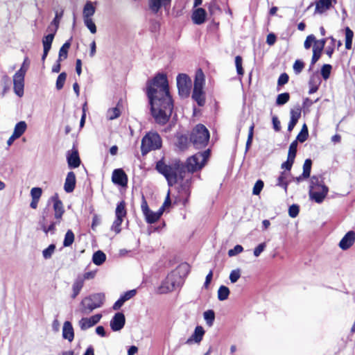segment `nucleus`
I'll return each mask as SVG.
<instances>
[{
  "label": "nucleus",
  "mask_w": 355,
  "mask_h": 355,
  "mask_svg": "<svg viewBox=\"0 0 355 355\" xmlns=\"http://www.w3.org/2000/svg\"><path fill=\"white\" fill-rule=\"evenodd\" d=\"M126 214L125 203L124 201H121L117 204L115 209V220L110 227L111 231L115 234L121 232V226Z\"/></svg>",
  "instance_id": "12"
},
{
  "label": "nucleus",
  "mask_w": 355,
  "mask_h": 355,
  "mask_svg": "<svg viewBox=\"0 0 355 355\" xmlns=\"http://www.w3.org/2000/svg\"><path fill=\"white\" fill-rule=\"evenodd\" d=\"M62 337L69 342H72L74 338V331L71 323L69 321L64 322L62 327Z\"/></svg>",
  "instance_id": "23"
},
{
  "label": "nucleus",
  "mask_w": 355,
  "mask_h": 355,
  "mask_svg": "<svg viewBox=\"0 0 355 355\" xmlns=\"http://www.w3.org/2000/svg\"><path fill=\"white\" fill-rule=\"evenodd\" d=\"M84 282L83 279L78 277L73 283L72 290L73 294L71 295L72 298H76V296L79 294L82 288L83 287Z\"/></svg>",
  "instance_id": "26"
},
{
  "label": "nucleus",
  "mask_w": 355,
  "mask_h": 355,
  "mask_svg": "<svg viewBox=\"0 0 355 355\" xmlns=\"http://www.w3.org/2000/svg\"><path fill=\"white\" fill-rule=\"evenodd\" d=\"M345 31V48L347 49H351L352 45V40L354 37L353 31L349 28L346 27Z\"/></svg>",
  "instance_id": "30"
},
{
  "label": "nucleus",
  "mask_w": 355,
  "mask_h": 355,
  "mask_svg": "<svg viewBox=\"0 0 355 355\" xmlns=\"http://www.w3.org/2000/svg\"><path fill=\"white\" fill-rule=\"evenodd\" d=\"M276 36L273 33H270L267 35L266 42L268 45L271 46L275 43Z\"/></svg>",
  "instance_id": "64"
},
{
  "label": "nucleus",
  "mask_w": 355,
  "mask_h": 355,
  "mask_svg": "<svg viewBox=\"0 0 355 355\" xmlns=\"http://www.w3.org/2000/svg\"><path fill=\"white\" fill-rule=\"evenodd\" d=\"M97 3L96 1H86L83 9V19H92V17L96 12L95 5Z\"/></svg>",
  "instance_id": "21"
},
{
  "label": "nucleus",
  "mask_w": 355,
  "mask_h": 355,
  "mask_svg": "<svg viewBox=\"0 0 355 355\" xmlns=\"http://www.w3.org/2000/svg\"><path fill=\"white\" fill-rule=\"evenodd\" d=\"M308 136H309L308 128H307L306 124H304L301 131L297 135L295 141H297V142L300 141L301 143H303L307 139Z\"/></svg>",
  "instance_id": "37"
},
{
  "label": "nucleus",
  "mask_w": 355,
  "mask_h": 355,
  "mask_svg": "<svg viewBox=\"0 0 355 355\" xmlns=\"http://www.w3.org/2000/svg\"><path fill=\"white\" fill-rule=\"evenodd\" d=\"M51 200L53 202V218L49 221L48 218V213L45 211L42 213V216L39 222L40 228L45 234L50 232L54 234L56 225H60L62 220V216L64 213V209L62 202L59 199L58 194L51 197Z\"/></svg>",
  "instance_id": "3"
},
{
  "label": "nucleus",
  "mask_w": 355,
  "mask_h": 355,
  "mask_svg": "<svg viewBox=\"0 0 355 355\" xmlns=\"http://www.w3.org/2000/svg\"><path fill=\"white\" fill-rule=\"evenodd\" d=\"M136 294L135 290H130L125 293L121 297L123 300V301H127L132 298Z\"/></svg>",
  "instance_id": "61"
},
{
  "label": "nucleus",
  "mask_w": 355,
  "mask_h": 355,
  "mask_svg": "<svg viewBox=\"0 0 355 355\" xmlns=\"http://www.w3.org/2000/svg\"><path fill=\"white\" fill-rule=\"evenodd\" d=\"M331 66L330 64H324L321 69V75L324 80H327L331 73Z\"/></svg>",
  "instance_id": "46"
},
{
  "label": "nucleus",
  "mask_w": 355,
  "mask_h": 355,
  "mask_svg": "<svg viewBox=\"0 0 355 355\" xmlns=\"http://www.w3.org/2000/svg\"><path fill=\"white\" fill-rule=\"evenodd\" d=\"M207 13L203 8L196 9L192 14V20L195 24H202L205 21Z\"/></svg>",
  "instance_id": "24"
},
{
  "label": "nucleus",
  "mask_w": 355,
  "mask_h": 355,
  "mask_svg": "<svg viewBox=\"0 0 355 355\" xmlns=\"http://www.w3.org/2000/svg\"><path fill=\"white\" fill-rule=\"evenodd\" d=\"M171 0H149V8L153 13H157L161 8L167 9Z\"/></svg>",
  "instance_id": "17"
},
{
  "label": "nucleus",
  "mask_w": 355,
  "mask_h": 355,
  "mask_svg": "<svg viewBox=\"0 0 355 355\" xmlns=\"http://www.w3.org/2000/svg\"><path fill=\"white\" fill-rule=\"evenodd\" d=\"M243 250V248L241 245H236L233 249H230L228 251V256L229 257H234L239 253L242 252Z\"/></svg>",
  "instance_id": "53"
},
{
  "label": "nucleus",
  "mask_w": 355,
  "mask_h": 355,
  "mask_svg": "<svg viewBox=\"0 0 355 355\" xmlns=\"http://www.w3.org/2000/svg\"><path fill=\"white\" fill-rule=\"evenodd\" d=\"M204 334H205V330H204L203 327L201 326H197L195 328V330H194V332L193 333V334L186 341V343L189 344V345L192 344L193 343H200V341L202 340Z\"/></svg>",
  "instance_id": "20"
},
{
  "label": "nucleus",
  "mask_w": 355,
  "mask_h": 355,
  "mask_svg": "<svg viewBox=\"0 0 355 355\" xmlns=\"http://www.w3.org/2000/svg\"><path fill=\"white\" fill-rule=\"evenodd\" d=\"M189 266L186 264L181 265L178 268L168 275L166 279L162 283L161 286L158 288V292L161 294L167 293L173 291L176 288L180 287L183 280L180 276V271L187 270Z\"/></svg>",
  "instance_id": "4"
},
{
  "label": "nucleus",
  "mask_w": 355,
  "mask_h": 355,
  "mask_svg": "<svg viewBox=\"0 0 355 355\" xmlns=\"http://www.w3.org/2000/svg\"><path fill=\"white\" fill-rule=\"evenodd\" d=\"M162 146V139L155 132L147 133L141 140V150L143 155H146L151 150L160 148Z\"/></svg>",
  "instance_id": "8"
},
{
  "label": "nucleus",
  "mask_w": 355,
  "mask_h": 355,
  "mask_svg": "<svg viewBox=\"0 0 355 355\" xmlns=\"http://www.w3.org/2000/svg\"><path fill=\"white\" fill-rule=\"evenodd\" d=\"M147 95L152 114L159 123H166L172 114L173 103L165 74L159 73L147 83Z\"/></svg>",
  "instance_id": "1"
},
{
  "label": "nucleus",
  "mask_w": 355,
  "mask_h": 355,
  "mask_svg": "<svg viewBox=\"0 0 355 355\" xmlns=\"http://www.w3.org/2000/svg\"><path fill=\"white\" fill-rule=\"evenodd\" d=\"M125 322V319L123 313L118 312L110 321L111 329L114 331H119L124 327Z\"/></svg>",
  "instance_id": "16"
},
{
  "label": "nucleus",
  "mask_w": 355,
  "mask_h": 355,
  "mask_svg": "<svg viewBox=\"0 0 355 355\" xmlns=\"http://www.w3.org/2000/svg\"><path fill=\"white\" fill-rule=\"evenodd\" d=\"M325 43H326V40L325 39H322V40H315V44H314L313 48V51H315V52L321 53L322 51L324 49Z\"/></svg>",
  "instance_id": "44"
},
{
  "label": "nucleus",
  "mask_w": 355,
  "mask_h": 355,
  "mask_svg": "<svg viewBox=\"0 0 355 355\" xmlns=\"http://www.w3.org/2000/svg\"><path fill=\"white\" fill-rule=\"evenodd\" d=\"M70 46H71L70 42H67L60 49L59 56H58L59 61H62V60H64L67 58L68 51L70 48Z\"/></svg>",
  "instance_id": "32"
},
{
  "label": "nucleus",
  "mask_w": 355,
  "mask_h": 355,
  "mask_svg": "<svg viewBox=\"0 0 355 355\" xmlns=\"http://www.w3.org/2000/svg\"><path fill=\"white\" fill-rule=\"evenodd\" d=\"M289 98H290V95L288 93L285 92V93L280 94L277 97L276 104H277V105H279V106L283 105L286 104L289 101Z\"/></svg>",
  "instance_id": "39"
},
{
  "label": "nucleus",
  "mask_w": 355,
  "mask_h": 355,
  "mask_svg": "<svg viewBox=\"0 0 355 355\" xmlns=\"http://www.w3.org/2000/svg\"><path fill=\"white\" fill-rule=\"evenodd\" d=\"M42 190L40 187H33L31 190L32 199L39 200L42 196Z\"/></svg>",
  "instance_id": "50"
},
{
  "label": "nucleus",
  "mask_w": 355,
  "mask_h": 355,
  "mask_svg": "<svg viewBox=\"0 0 355 355\" xmlns=\"http://www.w3.org/2000/svg\"><path fill=\"white\" fill-rule=\"evenodd\" d=\"M119 103L117 104V106L113 108H110L107 112V118L109 120H114L118 118L121 114V110L119 107Z\"/></svg>",
  "instance_id": "34"
},
{
  "label": "nucleus",
  "mask_w": 355,
  "mask_h": 355,
  "mask_svg": "<svg viewBox=\"0 0 355 355\" xmlns=\"http://www.w3.org/2000/svg\"><path fill=\"white\" fill-rule=\"evenodd\" d=\"M299 211V207L296 205H293L288 209V214L291 218H295L298 215Z\"/></svg>",
  "instance_id": "56"
},
{
  "label": "nucleus",
  "mask_w": 355,
  "mask_h": 355,
  "mask_svg": "<svg viewBox=\"0 0 355 355\" xmlns=\"http://www.w3.org/2000/svg\"><path fill=\"white\" fill-rule=\"evenodd\" d=\"M112 181L115 184L125 187L128 184V177L121 168L114 169L112 172Z\"/></svg>",
  "instance_id": "15"
},
{
  "label": "nucleus",
  "mask_w": 355,
  "mask_h": 355,
  "mask_svg": "<svg viewBox=\"0 0 355 355\" xmlns=\"http://www.w3.org/2000/svg\"><path fill=\"white\" fill-rule=\"evenodd\" d=\"M178 146L181 149L185 148L186 146H187V137H184V136L179 137H178Z\"/></svg>",
  "instance_id": "59"
},
{
  "label": "nucleus",
  "mask_w": 355,
  "mask_h": 355,
  "mask_svg": "<svg viewBox=\"0 0 355 355\" xmlns=\"http://www.w3.org/2000/svg\"><path fill=\"white\" fill-rule=\"evenodd\" d=\"M328 192L329 188L321 178L315 175L311 178L309 196L311 200L320 204L327 197Z\"/></svg>",
  "instance_id": "5"
},
{
  "label": "nucleus",
  "mask_w": 355,
  "mask_h": 355,
  "mask_svg": "<svg viewBox=\"0 0 355 355\" xmlns=\"http://www.w3.org/2000/svg\"><path fill=\"white\" fill-rule=\"evenodd\" d=\"M105 254L101 250L94 252L92 257V261L96 266L102 265L105 261Z\"/></svg>",
  "instance_id": "28"
},
{
  "label": "nucleus",
  "mask_w": 355,
  "mask_h": 355,
  "mask_svg": "<svg viewBox=\"0 0 355 355\" xmlns=\"http://www.w3.org/2000/svg\"><path fill=\"white\" fill-rule=\"evenodd\" d=\"M104 299L105 295L103 293H96L85 297L80 304L81 311L85 314L91 313L103 305Z\"/></svg>",
  "instance_id": "10"
},
{
  "label": "nucleus",
  "mask_w": 355,
  "mask_h": 355,
  "mask_svg": "<svg viewBox=\"0 0 355 355\" xmlns=\"http://www.w3.org/2000/svg\"><path fill=\"white\" fill-rule=\"evenodd\" d=\"M55 250V245L51 244L47 248L42 251V255L44 259H50Z\"/></svg>",
  "instance_id": "45"
},
{
  "label": "nucleus",
  "mask_w": 355,
  "mask_h": 355,
  "mask_svg": "<svg viewBox=\"0 0 355 355\" xmlns=\"http://www.w3.org/2000/svg\"><path fill=\"white\" fill-rule=\"evenodd\" d=\"M311 164L312 162L311 159H307L305 160L303 165V177L309 178L311 170Z\"/></svg>",
  "instance_id": "41"
},
{
  "label": "nucleus",
  "mask_w": 355,
  "mask_h": 355,
  "mask_svg": "<svg viewBox=\"0 0 355 355\" xmlns=\"http://www.w3.org/2000/svg\"><path fill=\"white\" fill-rule=\"evenodd\" d=\"M288 176V173L286 172H282L281 175L277 178V185L282 187L284 189L285 193H287L288 182L286 180Z\"/></svg>",
  "instance_id": "29"
},
{
  "label": "nucleus",
  "mask_w": 355,
  "mask_h": 355,
  "mask_svg": "<svg viewBox=\"0 0 355 355\" xmlns=\"http://www.w3.org/2000/svg\"><path fill=\"white\" fill-rule=\"evenodd\" d=\"M254 124L252 123L250 127L249 128V132H248V139L246 141V150H248L252 142L253 135H254Z\"/></svg>",
  "instance_id": "48"
},
{
  "label": "nucleus",
  "mask_w": 355,
  "mask_h": 355,
  "mask_svg": "<svg viewBox=\"0 0 355 355\" xmlns=\"http://www.w3.org/2000/svg\"><path fill=\"white\" fill-rule=\"evenodd\" d=\"M209 132L202 124L197 125L192 130L190 139L196 148L205 147L209 139Z\"/></svg>",
  "instance_id": "6"
},
{
  "label": "nucleus",
  "mask_w": 355,
  "mask_h": 355,
  "mask_svg": "<svg viewBox=\"0 0 355 355\" xmlns=\"http://www.w3.org/2000/svg\"><path fill=\"white\" fill-rule=\"evenodd\" d=\"M75 236L73 232L71 230H69L64 236L63 245L64 247H69L71 246L74 241Z\"/></svg>",
  "instance_id": "35"
},
{
  "label": "nucleus",
  "mask_w": 355,
  "mask_h": 355,
  "mask_svg": "<svg viewBox=\"0 0 355 355\" xmlns=\"http://www.w3.org/2000/svg\"><path fill=\"white\" fill-rule=\"evenodd\" d=\"M263 187V182L262 180H257L253 187L252 193L254 195H259Z\"/></svg>",
  "instance_id": "51"
},
{
  "label": "nucleus",
  "mask_w": 355,
  "mask_h": 355,
  "mask_svg": "<svg viewBox=\"0 0 355 355\" xmlns=\"http://www.w3.org/2000/svg\"><path fill=\"white\" fill-rule=\"evenodd\" d=\"M27 123L24 121H21L16 123L12 134L19 138L26 130Z\"/></svg>",
  "instance_id": "27"
},
{
  "label": "nucleus",
  "mask_w": 355,
  "mask_h": 355,
  "mask_svg": "<svg viewBox=\"0 0 355 355\" xmlns=\"http://www.w3.org/2000/svg\"><path fill=\"white\" fill-rule=\"evenodd\" d=\"M52 33L44 36L42 39V44L44 49L50 50L51 48V44L54 39L55 34L53 31Z\"/></svg>",
  "instance_id": "31"
},
{
  "label": "nucleus",
  "mask_w": 355,
  "mask_h": 355,
  "mask_svg": "<svg viewBox=\"0 0 355 355\" xmlns=\"http://www.w3.org/2000/svg\"><path fill=\"white\" fill-rule=\"evenodd\" d=\"M204 85L205 75L201 69H198L196 73L192 98L196 101L199 106L204 105L205 103V92L203 91Z\"/></svg>",
  "instance_id": "7"
},
{
  "label": "nucleus",
  "mask_w": 355,
  "mask_h": 355,
  "mask_svg": "<svg viewBox=\"0 0 355 355\" xmlns=\"http://www.w3.org/2000/svg\"><path fill=\"white\" fill-rule=\"evenodd\" d=\"M95 275H96V271H89V272H86L85 273H84L83 276H78V277L80 278H83V282H85V280H86V279H94Z\"/></svg>",
  "instance_id": "62"
},
{
  "label": "nucleus",
  "mask_w": 355,
  "mask_h": 355,
  "mask_svg": "<svg viewBox=\"0 0 355 355\" xmlns=\"http://www.w3.org/2000/svg\"><path fill=\"white\" fill-rule=\"evenodd\" d=\"M266 245L265 243H260L257 247H256L254 250V255L255 257H259L262 252L265 250Z\"/></svg>",
  "instance_id": "58"
},
{
  "label": "nucleus",
  "mask_w": 355,
  "mask_h": 355,
  "mask_svg": "<svg viewBox=\"0 0 355 355\" xmlns=\"http://www.w3.org/2000/svg\"><path fill=\"white\" fill-rule=\"evenodd\" d=\"M304 67V64L300 60H297L293 64V70L295 73H300Z\"/></svg>",
  "instance_id": "54"
},
{
  "label": "nucleus",
  "mask_w": 355,
  "mask_h": 355,
  "mask_svg": "<svg viewBox=\"0 0 355 355\" xmlns=\"http://www.w3.org/2000/svg\"><path fill=\"white\" fill-rule=\"evenodd\" d=\"M155 168L158 173L164 176L169 187L173 186L179 180L183 178L184 165L179 159L166 162L162 159L156 163Z\"/></svg>",
  "instance_id": "2"
},
{
  "label": "nucleus",
  "mask_w": 355,
  "mask_h": 355,
  "mask_svg": "<svg viewBox=\"0 0 355 355\" xmlns=\"http://www.w3.org/2000/svg\"><path fill=\"white\" fill-rule=\"evenodd\" d=\"M288 81V76L286 73H282L280 75L278 79V85H283L287 83Z\"/></svg>",
  "instance_id": "63"
},
{
  "label": "nucleus",
  "mask_w": 355,
  "mask_h": 355,
  "mask_svg": "<svg viewBox=\"0 0 355 355\" xmlns=\"http://www.w3.org/2000/svg\"><path fill=\"white\" fill-rule=\"evenodd\" d=\"M66 78H67V73L65 72H62L58 76L57 80H56L57 89L60 90L63 87L65 80H66Z\"/></svg>",
  "instance_id": "43"
},
{
  "label": "nucleus",
  "mask_w": 355,
  "mask_h": 355,
  "mask_svg": "<svg viewBox=\"0 0 355 355\" xmlns=\"http://www.w3.org/2000/svg\"><path fill=\"white\" fill-rule=\"evenodd\" d=\"M315 37L313 35H310L307 36L304 41V48L306 49H309L311 46L312 43L315 42Z\"/></svg>",
  "instance_id": "57"
},
{
  "label": "nucleus",
  "mask_w": 355,
  "mask_h": 355,
  "mask_svg": "<svg viewBox=\"0 0 355 355\" xmlns=\"http://www.w3.org/2000/svg\"><path fill=\"white\" fill-rule=\"evenodd\" d=\"M204 319L206 321V323L208 326L211 327L213 325L214 319H215V313L212 310H208L204 312Z\"/></svg>",
  "instance_id": "38"
},
{
  "label": "nucleus",
  "mask_w": 355,
  "mask_h": 355,
  "mask_svg": "<svg viewBox=\"0 0 355 355\" xmlns=\"http://www.w3.org/2000/svg\"><path fill=\"white\" fill-rule=\"evenodd\" d=\"M84 24L89 30L92 34L96 33V26L93 21V19H83Z\"/></svg>",
  "instance_id": "42"
},
{
  "label": "nucleus",
  "mask_w": 355,
  "mask_h": 355,
  "mask_svg": "<svg viewBox=\"0 0 355 355\" xmlns=\"http://www.w3.org/2000/svg\"><path fill=\"white\" fill-rule=\"evenodd\" d=\"M76 175L75 173L72 171L69 172L67 175L64 189L67 193H71L74 190L76 186Z\"/></svg>",
  "instance_id": "22"
},
{
  "label": "nucleus",
  "mask_w": 355,
  "mask_h": 355,
  "mask_svg": "<svg viewBox=\"0 0 355 355\" xmlns=\"http://www.w3.org/2000/svg\"><path fill=\"white\" fill-rule=\"evenodd\" d=\"M297 141H293L289 146L288 153V157L295 159L296 153H297Z\"/></svg>",
  "instance_id": "47"
},
{
  "label": "nucleus",
  "mask_w": 355,
  "mask_h": 355,
  "mask_svg": "<svg viewBox=\"0 0 355 355\" xmlns=\"http://www.w3.org/2000/svg\"><path fill=\"white\" fill-rule=\"evenodd\" d=\"M355 241V232L354 231H349L340 240L339 247L346 250L349 249Z\"/></svg>",
  "instance_id": "18"
},
{
  "label": "nucleus",
  "mask_w": 355,
  "mask_h": 355,
  "mask_svg": "<svg viewBox=\"0 0 355 355\" xmlns=\"http://www.w3.org/2000/svg\"><path fill=\"white\" fill-rule=\"evenodd\" d=\"M67 162L70 168H77L80 164L78 153L76 150L72 151L67 156Z\"/></svg>",
  "instance_id": "25"
},
{
  "label": "nucleus",
  "mask_w": 355,
  "mask_h": 355,
  "mask_svg": "<svg viewBox=\"0 0 355 355\" xmlns=\"http://www.w3.org/2000/svg\"><path fill=\"white\" fill-rule=\"evenodd\" d=\"M62 13L58 14V12H56L55 17L53 19V20L52 21L51 25L49 26L48 30H49L50 31H53L54 33H56V31L58 28V26H59L60 20L62 17Z\"/></svg>",
  "instance_id": "36"
},
{
  "label": "nucleus",
  "mask_w": 355,
  "mask_h": 355,
  "mask_svg": "<svg viewBox=\"0 0 355 355\" xmlns=\"http://www.w3.org/2000/svg\"><path fill=\"white\" fill-rule=\"evenodd\" d=\"M141 208L146 222L150 224L157 222L163 214V208H159V209L156 212L151 211L149 209L147 202L144 198L142 199Z\"/></svg>",
  "instance_id": "14"
},
{
  "label": "nucleus",
  "mask_w": 355,
  "mask_h": 355,
  "mask_svg": "<svg viewBox=\"0 0 355 355\" xmlns=\"http://www.w3.org/2000/svg\"><path fill=\"white\" fill-rule=\"evenodd\" d=\"M336 2V0H319L315 3V12L322 14L329 10Z\"/></svg>",
  "instance_id": "19"
},
{
  "label": "nucleus",
  "mask_w": 355,
  "mask_h": 355,
  "mask_svg": "<svg viewBox=\"0 0 355 355\" xmlns=\"http://www.w3.org/2000/svg\"><path fill=\"white\" fill-rule=\"evenodd\" d=\"M294 159H293V158H291V157H288L287 161L284 162L282 164V168H286V169L290 171L291 167H292V166H293V164L294 162Z\"/></svg>",
  "instance_id": "60"
},
{
  "label": "nucleus",
  "mask_w": 355,
  "mask_h": 355,
  "mask_svg": "<svg viewBox=\"0 0 355 355\" xmlns=\"http://www.w3.org/2000/svg\"><path fill=\"white\" fill-rule=\"evenodd\" d=\"M301 116V111L300 108L293 109L291 110V120L295 121L296 122L298 121Z\"/></svg>",
  "instance_id": "55"
},
{
  "label": "nucleus",
  "mask_w": 355,
  "mask_h": 355,
  "mask_svg": "<svg viewBox=\"0 0 355 355\" xmlns=\"http://www.w3.org/2000/svg\"><path fill=\"white\" fill-rule=\"evenodd\" d=\"M209 154V150H207L202 153H198L189 157L185 165L187 171L193 173L200 170L206 164Z\"/></svg>",
  "instance_id": "9"
},
{
  "label": "nucleus",
  "mask_w": 355,
  "mask_h": 355,
  "mask_svg": "<svg viewBox=\"0 0 355 355\" xmlns=\"http://www.w3.org/2000/svg\"><path fill=\"white\" fill-rule=\"evenodd\" d=\"M28 65L29 62L26 58L20 69L18 70L13 76L14 92L19 97H21L24 95V76L28 70Z\"/></svg>",
  "instance_id": "11"
},
{
  "label": "nucleus",
  "mask_w": 355,
  "mask_h": 355,
  "mask_svg": "<svg viewBox=\"0 0 355 355\" xmlns=\"http://www.w3.org/2000/svg\"><path fill=\"white\" fill-rule=\"evenodd\" d=\"M230 289L225 286H220L218 290V298L220 301H224L228 298Z\"/></svg>",
  "instance_id": "33"
},
{
  "label": "nucleus",
  "mask_w": 355,
  "mask_h": 355,
  "mask_svg": "<svg viewBox=\"0 0 355 355\" xmlns=\"http://www.w3.org/2000/svg\"><path fill=\"white\" fill-rule=\"evenodd\" d=\"M241 277V272L239 269L233 270L230 275V280L232 283H235Z\"/></svg>",
  "instance_id": "52"
},
{
  "label": "nucleus",
  "mask_w": 355,
  "mask_h": 355,
  "mask_svg": "<svg viewBox=\"0 0 355 355\" xmlns=\"http://www.w3.org/2000/svg\"><path fill=\"white\" fill-rule=\"evenodd\" d=\"M78 324L81 330L85 331L94 325L92 324L89 318H83L79 322Z\"/></svg>",
  "instance_id": "40"
},
{
  "label": "nucleus",
  "mask_w": 355,
  "mask_h": 355,
  "mask_svg": "<svg viewBox=\"0 0 355 355\" xmlns=\"http://www.w3.org/2000/svg\"><path fill=\"white\" fill-rule=\"evenodd\" d=\"M235 64H236L237 73L240 76H243V69L242 67V58L241 56L237 55L235 58Z\"/></svg>",
  "instance_id": "49"
},
{
  "label": "nucleus",
  "mask_w": 355,
  "mask_h": 355,
  "mask_svg": "<svg viewBox=\"0 0 355 355\" xmlns=\"http://www.w3.org/2000/svg\"><path fill=\"white\" fill-rule=\"evenodd\" d=\"M177 87L178 94L182 98L189 96L191 88V80L185 73H180L177 76Z\"/></svg>",
  "instance_id": "13"
}]
</instances>
